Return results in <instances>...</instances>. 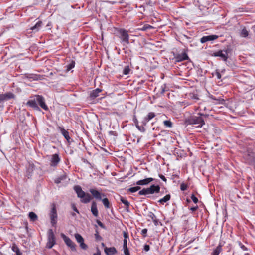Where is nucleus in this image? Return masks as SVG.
I'll return each instance as SVG.
<instances>
[{"label":"nucleus","mask_w":255,"mask_h":255,"mask_svg":"<svg viewBox=\"0 0 255 255\" xmlns=\"http://www.w3.org/2000/svg\"><path fill=\"white\" fill-rule=\"evenodd\" d=\"M148 216L150 217L152 220L156 218L154 214L151 212L149 213Z\"/></svg>","instance_id":"nucleus-41"},{"label":"nucleus","mask_w":255,"mask_h":255,"mask_svg":"<svg viewBox=\"0 0 255 255\" xmlns=\"http://www.w3.org/2000/svg\"><path fill=\"white\" fill-rule=\"evenodd\" d=\"M198 208V206H196L195 207H193L190 208V210L192 211L193 212L195 211Z\"/></svg>","instance_id":"nucleus-58"},{"label":"nucleus","mask_w":255,"mask_h":255,"mask_svg":"<svg viewBox=\"0 0 255 255\" xmlns=\"http://www.w3.org/2000/svg\"><path fill=\"white\" fill-rule=\"evenodd\" d=\"M134 122L135 125L137 124H138V121H137V120L136 119L134 120Z\"/></svg>","instance_id":"nucleus-61"},{"label":"nucleus","mask_w":255,"mask_h":255,"mask_svg":"<svg viewBox=\"0 0 255 255\" xmlns=\"http://www.w3.org/2000/svg\"><path fill=\"white\" fill-rule=\"evenodd\" d=\"M91 196H90V195L88 193H86L85 194V196H84V197H83V198H81V202L83 203H89L90 200H91Z\"/></svg>","instance_id":"nucleus-24"},{"label":"nucleus","mask_w":255,"mask_h":255,"mask_svg":"<svg viewBox=\"0 0 255 255\" xmlns=\"http://www.w3.org/2000/svg\"><path fill=\"white\" fill-rule=\"evenodd\" d=\"M119 33L120 34V38L122 41L125 42L126 44H129V35L128 31L124 29H120L119 30Z\"/></svg>","instance_id":"nucleus-5"},{"label":"nucleus","mask_w":255,"mask_h":255,"mask_svg":"<svg viewBox=\"0 0 255 255\" xmlns=\"http://www.w3.org/2000/svg\"><path fill=\"white\" fill-rule=\"evenodd\" d=\"M50 217L51 219V223L52 226H55L57 223V214L56 207L53 205L50 213Z\"/></svg>","instance_id":"nucleus-6"},{"label":"nucleus","mask_w":255,"mask_h":255,"mask_svg":"<svg viewBox=\"0 0 255 255\" xmlns=\"http://www.w3.org/2000/svg\"><path fill=\"white\" fill-rule=\"evenodd\" d=\"M153 28V26L149 24H145L142 28H140V30L142 31H146L148 29H152Z\"/></svg>","instance_id":"nucleus-36"},{"label":"nucleus","mask_w":255,"mask_h":255,"mask_svg":"<svg viewBox=\"0 0 255 255\" xmlns=\"http://www.w3.org/2000/svg\"><path fill=\"white\" fill-rule=\"evenodd\" d=\"M4 101L8 100L14 98V95L11 92H7L4 94H2Z\"/></svg>","instance_id":"nucleus-23"},{"label":"nucleus","mask_w":255,"mask_h":255,"mask_svg":"<svg viewBox=\"0 0 255 255\" xmlns=\"http://www.w3.org/2000/svg\"><path fill=\"white\" fill-rule=\"evenodd\" d=\"M75 66V62L74 61H72L71 63L66 65V70L67 71H70Z\"/></svg>","instance_id":"nucleus-34"},{"label":"nucleus","mask_w":255,"mask_h":255,"mask_svg":"<svg viewBox=\"0 0 255 255\" xmlns=\"http://www.w3.org/2000/svg\"><path fill=\"white\" fill-rule=\"evenodd\" d=\"M42 23L41 21H38L35 24L34 26H33L30 28V30H31L34 32H36L38 31L39 30L40 28L41 27Z\"/></svg>","instance_id":"nucleus-22"},{"label":"nucleus","mask_w":255,"mask_h":255,"mask_svg":"<svg viewBox=\"0 0 255 255\" xmlns=\"http://www.w3.org/2000/svg\"><path fill=\"white\" fill-rule=\"evenodd\" d=\"M140 189H141V187L140 186H135V187L129 188L128 189V191L131 193H134V192L139 190Z\"/></svg>","instance_id":"nucleus-33"},{"label":"nucleus","mask_w":255,"mask_h":255,"mask_svg":"<svg viewBox=\"0 0 255 255\" xmlns=\"http://www.w3.org/2000/svg\"><path fill=\"white\" fill-rule=\"evenodd\" d=\"M124 247H127V240L124 239L123 241V248Z\"/></svg>","instance_id":"nucleus-54"},{"label":"nucleus","mask_w":255,"mask_h":255,"mask_svg":"<svg viewBox=\"0 0 255 255\" xmlns=\"http://www.w3.org/2000/svg\"><path fill=\"white\" fill-rule=\"evenodd\" d=\"M191 198L195 203H197L198 202V198L196 197H195L194 194H192L191 195Z\"/></svg>","instance_id":"nucleus-42"},{"label":"nucleus","mask_w":255,"mask_h":255,"mask_svg":"<svg viewBox=\"0 0 255 255\" xmlns=\"http://www.w3.org/2000/svg\"><path fill=\"white\" fill-rule=\"evenodd\" d=\"M155 114L153 112H150L147 115V117L146 118H147V120L150 121L152 119H153L154 117H155Z\"/></svg>","instance_id":"nucleus-38"},{"label":"nucleus","mask_w":255,"mask_h":255,"mask_svg":"<svg viewBox=\"0 0 255 255\" xmlns=\"http://www.w3.org/2000/svg\"><path fill=\"white\" fill-rule=\"evenodd\" d=\"M91 211L95 217H97L98 216V210L97 207V203L95 201L92 202Z\"/></svg>","instance_id":"nucleus-18"},{"label":"nucleus","mask_w":255,"mask_h":255,"mask_svg":"<svg viewBox=\"0 0 255 255\" xmlns=\"http://www.w3.org/2000/svg\"><path fill=\"white\" fill-rule=\"evenodd\" d=\"M29 217L30 218V220L32 221H35L37 220L38 219V217H37V215L33 212H29Z\"/></svg>","instance_id":"nucleus-31"},{"label":"nucleus","mask_w":255,"mask_h":255,"mask_svg":"<svg viewBox=\"0 0 255 255\" xmlns=\"http://www.w3.org/2000/svg\"><path fill=\"white\" fill-rule=\"evenodd\" d=\"M120 200L126 206V211L129 212V206L130 205L129 202L127 199L122 197H121Z\"/></svg>","instance_id":"nucleus-26"},{"label":"nucleus","mask_w":255,"mask_h":255,"mask_svg":"<svg viewBox=\"0 0 255 255\" xmlns=\"http://www.w3.org/2000/svg\"><path fill=\"white\" fill-rule=\"evenodd\" d=\"M174 58L176 62H181L189 58L187 54L185 52L175 54Z\"/></svg>","instance_id":"nucleus-10"},{"label":"nucleus","mask_w":255,"mask_h":255,"mask_svg":"<svg viewBox=\"0 0 255 255\" xmlns=\"http://www.w3.org/2000/svg\"><path fill=\"white\" fill-rule=\"evenodd\" d=\"M231 51V49L229 48L224 50H219L213 54V56L215 57H220L224 61H227L228 53Z\"/></svg>","instance_id":"nucleus-3"},{"label":"nucleus","mask_w":255,"mask_h":255,"mask_svg":"<svg viewBox=\"0 0 255 255\" xmlns=\"http://www.w3.org/2000/svg\"><path fill=\"white\" fill-rule=\"evenodd\" d=\"M102 200L103 204L104 205L105 207L106 208H107V209L108 208H110V202H109V200L108 199V198H104L103 199H102Z\"/></svg>","instance_id":"nucleus-32"},{"label":"nucleus","mask_w":255,"mask_h":255,"mask_svg":"<svg viewBox=\"0 0 255 255\" xmlns=\"http://www.w3.org/2000/svg\"><path fill=\"white\" fill-rule=\"evenodd\" d=\"M74 190L77 193L78 197L81 198L85 196V194L86 193L82 190L81 186L79 185L75 186L74 187Z\"/></svg>","instance_id":"nucleus-14"},{"label":"nucleus","mask_w":255,"mask_h":255,"mask_svg":"<svg viewBox=\"0 0 255 255\" xmlns=\"http://www.w3.org/2000/svg\"><path fill=\"white\" fill-rule=\"evenodd\" d=\"M199 116H192L187 118L185 120V124L187 126L188 125H197L198 128H201L205 124L203 118L201 116L202 115L200 113H198Z\"/></svg>","instance_id":"nucleus-1"},{"label":"nucleus","mask_w":255,"mask_h":255,"mask_svg":"<svg viewBox=\"0 0 255 255\" xmlns=\"http://www.w3.org/2000/svg\"><path fill=\"white\" fill-rule=\"evenodd\" d=\"M144 250L146 252L150 250L149 245L147 244L145 245L144 246Z\"/></svg>","instance_id":"nucleus-50"},{"label":"nucleus","mask_w":255,"mask_h":255,"mask_svg":"<svg viewBox=\"0 0 255 255\" xmlns=\"http://www.w3.org/2000/svg\"><path fill=\"white\" fill-rule=\"evenodd\" d=\"M130 71V69L128 66H126L124 67L123 73L124 75H128Z\"/></svg>","instance_id":"nucleus-35"},{"label":"nucleus","mask_w":255,"mask_h":255,"mask_svg":"<svg viewBox=\"0 0 255 255\" xmlns=\"http://www.w3.org/2000/svg\"><path fill=\"white\" fill-rule=\"evenodd\" d=\"M96 222L100 227L104 229L105 228L104 225L100 220H97L96 221Z\"/></svg>","instance_id":"nucleus-46"},{"label":"nucleus","mask_w":255,"mask_h":255,"mask_svg":"<svg viewBox=\"0 0 255 255\" xmlns=\"http://www.w3.org/2000/svg\"><path fill=\"white\" fill-rule=\"evenodd\" d=\"M66 177L67 176L65 174L61 175L60 176L58 177V178L55 179V183L56 184L60 183L61 182V181L66 179Z\"/></svg>","instance_id":"nucleus-30"},{"label":"nucleus","mask_w":255,"mask_h":255,"mask_svg":"<svg viewBox=\"0 0 255 255\" xmlns=\"http://www.w3.org/2000/svg\"><path fill=\"white\" fill-rule=\"evenodd\" d=\"M124 252L125 255H130L129 250L128 248V247H124L123 248Z\"/></svg>","instance_id":"nucleus-43"},{"label":"nucleus","mask_w":255,"mask_h":255,"mask_svg":"<svg viewBox=\"0 0 255 255\" xmlns=\"http://www.w3.org/2000/svg\"><path fill=\"white\" fill-rule=\"evenodd\" d=\"M60 161L61 158L59 156V154H54L51 156L50 166L51 167H55L57 166Z\"/></svg>","instance_id":"nucleus-7"},{"label":"nucleus","mask_w":255,"mask_h":255,"mask_svg":"<svg viewBox=\"0 0 255 255\" xmlns=\"http://www.w3.org/2000/svg\"><path fill=\"white\" fill-rule=\"evenodd\" d=\"M102 91V90L99 88H97L94 90H93L90 95V97L92 99H94L97 97L99 96V93Z\"/></svg>","instance_id":"nucleus-21"},{"label":"nucleus","mask_w":255,"mask_h":255,"mask_svg":"<svg viewBox=\"0 0 255 255\" xmlns=\"http://www.w3.org/2000/svg\"><path fill=\"white\" fill-rule=\"evenodd\" d=\"M72 215L73 216H75V214L74 213H73V214H72Z\"/></svg>","instance_id":"nucleus-64"},{"label":"nucleus","mask_w":255,"mask_h":255,"mask_svg":"<svg viewBox=\"0 0 255 255\" xmlns=\"http://www.w3.org/2000/svg\"><path fill=\"white\" fill-rule=\"evenodd\" d=\"M56 244L55 237L52 229H49L47 233V243L46 248L51 249Z\"/></svg>","instance_id":"nucleus-2"},{"label":"nucleus","mask_w":255,"mask_h":255,"mask_svg":"<svg viewBox=\"0 0 255 255\" xmlns=\"http://www.w3.org/2000/svg\"><path fill=\"white\" fill-rule=\"evenodd\" d=\"M187 186L184 183L181 184L180 185V189L182 191L186 190L187 189Z\"/></svg>","instance_id":"nucleus-44"},{"label":"nucleus","mask_w":255,"mask_h":255,"mask_svg":"<svg viewBox=\"0 0 255 255\" xmlns=\"http://www.w3.org/2000/svg\"><path fill=\"white\" fill-rule=\"evenodd\" d=\"M12 250L16 253V255H22L19 249L15 244H13L12 246Z\"/></svg>","instance_id":"nucleus-29"},{"label":"nucleus","mask_w":255,"mask_h":255,"mask_svg":"<svg viewBox=\"0 0 255 255\" xmlns=\"http://www.w3.org/2000/svg\"><path fill=\"white\" fill-rule=\"evenodd\" d=\"M104 252L107 255H114L117 252L115 247H105Z\"/></svg>","instance_id":"nucleus-19"},{"label":"nucleus","mask_w":255,"mask_h":255,"mask_svg":"<svg viewBox=\"0 0 255 255\" xmlns=\"http://www.w3.org/2000/svg\"><path fill=\"white\" fill-rule=\"evenodd\" d=\"M72 209H73V210L75 212H76L77 213H79V211L77 209V208H76V207L74 205H72Z\"/></svg>","instance_id":"nucleus-56"},{"label":"nucleus","mask_w":255,"mask_h":255,"mask_svg":"<svg viewBox=\"0 0 255 255\" xmlns=\"http://www.w3.org/2000/svg\"><path fill=\"white\" fill-rule=\"evenodd\" d=\"M222 246L220 244H219L216 249L213 251L212 255H219V254L222 251Z\"/></svg>","instance_id":"nucleus-27"},{"label":"nucleus","mask_w":255,"mask_h":255,"mask_svg":"<svg viewBox=\"0 0 255 255\" xmlns=\"http://www.w3.org/2000/svg\"><path fill=\"white\" fill-rule=\"evenodd\" d=\"M123 236H124V239L127 240V239L128 238V234L126 232L124 231L123 232Z\"/></svg>","instance_id":"nucleus-48"},{"label":"nucleus","mask_w":255,"mask_h":255,"mask_svg":"<svg viewBox=\"0 0 255 255\" xmlns=\"http://www.w3.org/2000/svg\"><path fill=\"white\" fill-rule=\"evenodd\" d=\"M75 237L77 242L79 244L80 247L81 249L86 250L88 248L87 245L84 243L83 238L80 234L78 233L75 234Z\"/></svg>","instance_id":"nucleus-8"},{"label":"nucleus","mask_w":255,"mask_h":255,"mask_svg":"<svg viewBox=\"0 0 255 255\" xmlns=\"http://www.w3.org/2000/svg\"><path fill=\"white\" fill-rule=\"evenodd\" d=\"M59 130L61 132L63 136L65 137V138L67 140L69 141L70 139V136L69 135V132L66 130L65 129H64L62 127H58Z\"/></svg>","instance_id":"nucleus-20"},{"label":"nucleus","mask_w":255,"mask_h":255,"mask_svg":"<svg viewBox=\"0 0 255 255\" xmlns=\"http://www.w3.org/2000/svg\"><path fill=\"white\" fill-rule=\"evenodd\" d=\"M152 221L155 226H157L158 225L159 221L156 219V218L155 219H154V220H153Z\"/></svg>","instance_id":"nucleus-55"},{"label":"nucleus","mask_w":255,"mask_h":255,"mask_svg":"<svg viewBox=\"0 0 255 255\" xmlns=\"http://www.w3.org/2000/svg\"><path fill=\"white\" fill-rule=\"evenodd\" d=\"M147 229H143L141 231V234L144 237H145L147 236Z\"/></svg>","instance_id":"nucleus-45"},{"label":"nucleus","mask_w":255,"mask_h":255,"mask_svg":"<svg viewBox=\"0 0 255 255\" xmlns=\"http://www.w3.org/2000/svg\"><path fill=\"white\" fill-rule=\"evenodd\" d=\"M95 238L97 240L101 239V237L99 235L98 233L97 232V233L95 234Z\"/></svg>","instance_id":"nucleus-57"},{"label":"nucleus","mask_w":255,"mask_h":255,"mask_svg":"<svg viewBox=\"0 0 255 255\" xmlns=\"http://www.w3.org/2000/svg\"><path fill=\"white\" fill-rule=\"evenodd\" d=\"M4 101L2 94H0V103Z\"/></svg>","instance_id":"nucleus-59"},{"label":"nucleus","mask_w":255,"mask_h":255,"mask_svg":"<svg viewBox=\"0 0 255 255\" xmlns=\"http://www.w3.org/2000/svg\"><path fill=\"white\" fill-rule=\"evenodd\" d=\"M159 177L160 178V179H161L162 180H163L165 182H166V178H165V177L162 175V174H159Z\"/></svg>","instance_id":"nucleus-51"},{"label":"nucleus","mask_w":255,"mask_h":255,"mask_svg":"<svg viewBox=\"0 0 255 255\" xmlns=\"http://www.w3.org/2000/svg\"><path fill=\"white\" fill-rule=\"evenodd\" d=\"M244 157L249 164H253L255 162V157L254 153L253 152H248L247 154H245Z\"/></svg>","instance_id":"nucleus-13"},{"label":"nucleus","mask_w":255,"mask_h":255,"mask_svg":"<svg viewBox=\"0 0 255 255\" xmlns=\"http://www.w3.org/2000/svg\"><path fill=\"white\" fill-rule=\"evenodd\" d=\"M147 189L149 194H152L154 193L159 192L160 188L159 185H152L150 187L147 188Z\"/></svg>","instance_id":"nucleus-16"},{"label":"nucleus","mask_w":255,"mask_h":255,"mask_svg":"<svg viewBox=\"0 0 255 255\" xmlns=\"http://www.w3.org/2000/svg\"><path fill=\"white\" fill-rule=\"evenodd\" d=\"M93 255H101V253L98 251L96 253H94Z\"/></svg>","instance_id":"nucleus-60"},{"label":"nucleus","mask_w":255,"mask_h":255,"mask_svg":"<svg viewBox=\"0 0 255 255\" xmlns=\"http://www.w3.org/2000/svg\"><path fill=\"white\" fill-rule=\"evenodd\" d=\"M136 127L141 132H144L145 131V128H144L143 126H140L138 125V124H136Z\"/></svg>","instance_id":"nucleus-40"},{"label":"nucleus","mask_w":255,"mask_h":255,"mask_svg":"<svg viewBox=\"0 0 255 255\" xmlns=\"http://www.w3.org/2000/svg\"><path fill=\"white\" fill-rule=\"evenodd\" d=\"M215 75L217 76V78L218 79H220L221 78V74L220 73V72L219 71H216Z\"/></svg>","instance_id":"nucleus-47"},{"label":"nucleus","mask_w":255,"mask_h":255,"mask_svg":"<svg viewBox=\"0 0 255 255\" xmlns=\"http://www.w3.org/2000/svg\"><path fill=\"white\" fill-rule=\"evenodd\" d=\"M164 125L167 127L171 128L172 127V123L170 120H165L163 122Z\"/></svg>","instance_id":"nucleus-37"},{"label":"nucleus","mask_w":255,"mask_h":255,"mask_svg":"<svg viewBox=\"0 0 255 255\" xmlns=\"http://www.w3.org/2000/svg\"><path fill=\"white\" fill-rule=\"evenodd\" d=\"M153 180L154 179L152 178H147L137 181L136 184L138 185H147Z\"/></svg>","instance_id":"nucleus-17"},{"label":"nucleus","mask_w":255,"mask_h":255,"mask_svg":"<svg viewBox=\"0 0 255 255\" xmlns=\"http://www.w3.org/2000/svg\"><path fill=\"white\" fill-rule=\"evenodd\" d=\"M148 121L149 120H147V118L145 117L144 120L142 122L143 126H145Z\"/></svg>","instance_id":"nucleus-52"},{"label":"nucleus","mask_w":255,"mask_h":255,"mask_svg":"<svg viewBox=\"0 0 255 255\" xmlns=\"http://www.w3.org/2000/svg\"><path fill=\"white\" fill-rule=\"evenodd\" d=\"M190 97L192 99H195V100L199 99V98L198 97L197 95L193 94H190Z\"/></svg>","instance_id":"nucleus-49"},{"label":"nucleus","mask_w":255,"mask_h":255,"mask_svg":"<svg viewBox=\"0 0 255 255\" xmlns=\"http://www.w3.org/2000/svg\"><path fill=\"white\" fill-rule=\"evenodd\" d=\"M37 100V103L44 110L47 111L48 110V107L45 102V99L43 96L40 95H36L35 96Z\"/></svg>","instance_id":"nucleus-9"},{"label":"nucleus","mask_w":255,"mask_h":255,"mask_svg":"<svg viewBox=\"0 0 255 255\" xmlns=\"http://www.w3.org/2000/svg\"><path fill=\"white\" fill-rule=\"evenodd\" d=\"M28 78H32V76H28Z\"/></svg>","instance_id":"nucleus-63"},{"label":"nucleus","mask_w":255,"mask_h":255,"mask_svg":"<svg viewBox=\"0 0 255 255\" xmlns=\"http://www.w3.org/2000/svg\"><path fill=\"white\" fill-rule=\"evenodd\" d=\"M139 195H146L149 194L147 188H144L138 192Z\"/></svg>","instance_id":"nucleus-39"},{"label":"nucleus","mask_w":255,"mask_h":255,"mask_svg":"<svg viewBox=\"0 0 255 255\" xmlns=\"http://www.w3.org/2000/svg\"><path fill=\"white\" fill-rule=\"evenodd\" d=\"M249 34V31L245 27H244L243 29H242L240 33V36L243 38L248 37Z\"/></svg>","instance_id":"nucleus-28"},{"label":"nucleus","mask_w":255,"mask_h":255,"mask_svg":"<svg viewBox=\"0 0 255 255\" xmlns=\"http://www.w3.org/2000/svg\"><path fill=\"white\" fill-rule=\"evenodd\" d=\"M102 246H103V247H104V246H105V244H104V243H102Z\"/></svg>","instance_id":"nucleus-62"},{"label":"nucleus","mask_w":255,"mask_h":255,"mask_svg":"<svg viewBox=\"0 0 255 255\" xmlns=\"http://www.w3.org/2000/svg\"><path fill=\"white\" fill-rule=\"evenodd\" d=\"M218 37V36L217 35H211L203 36V37H202L201 38L200 42L202 43H204L207 41L214 40L217 39Z\"/></svg>","instance_id":"nucleus-15"},{"label":"nucleus","mask_w":255,"mask_h":255,"mask_svg":"<svg viewBox=\"0 0 255 255\" xmlns=\"http://www.w3.org/2000/svg\"><path fill=\"white\" fill-rule=\"evenodd\" d=\"M90 192L93 195V196L96 199L102 200L103 197L105 196V194H102L98 190L94 189H90Z\"/></svg>","instance_id":"nucleus-12"},{"label":"nucleus","mask_w":255,"mask_h":255,"mask_svg":"<svg viewBox=\"0 0 255 255\" xmlns=\"http://www.w3.org/2000/svg\"><path fill=\"white\" fill-rule=\"evenodd\" d=\"M171 198V196L170 194H167L166 196H165L163 198L160 199L158 201V202L160 203L161 204L163 205L164 203L167 202L169 200H170Z\"/></svg>","instance_id":"nucleus-25"},{"label":"nucleus","mask_w":255,"mask_h":255,"mask_svg":"<svg viewBox=\"0 0 255 255\" xmlns=\"http://www.w3.org/2000/svg\"><path fill=\"white\" fill-rule=\"evenodd\" d=\"M239 245L240 246L241 248L243 250H247V248L244 245L242 244L241 243H239Z\"/></svg>","instance_id":"nucleus-53"},{"label":"nucleus","mask_w":255,"mask_h":255,"mask_svg":"<svg viewBox=\"0 0 255 255\" xmlns=\"http://www.w3.org/2000/svg\"><path fill=\"white\" fill-rule=\"evenodd\" d=\"M26 105L32 108L34 110L40 111V109L38 106V104L37 103L36 98L34 99L29 100L26 103Z\"/></svg>","instance_id":"nucleus-11"},{"label":"nucleus","mask_w":255,"mask_h":255,"mask_svg":"<svg viewBox=\"0 0 255 255\" xmlns=\"http://www.w3.org/2000/svg\"><path fill=\"white\" fill-rule=\"evenodd\" d=\"M61 236L63 239L66 245L71 248V250L73 251H76V245L75 243L67 236H66L64 234L62 233L61 234Z\"/></svg>","instance_id":"nucleus-4"}]
</instances>
